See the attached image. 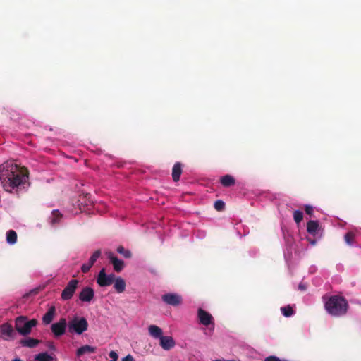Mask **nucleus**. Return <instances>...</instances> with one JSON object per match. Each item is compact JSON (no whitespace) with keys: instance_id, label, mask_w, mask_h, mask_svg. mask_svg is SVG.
<instances>
[{"instance_id":"72a5a7b5","label":"nucleus","mask_w":361,"mask_h":361,"mask_svg":"<svg viewBox=\"0 0 361 361\" xmlns=\"http://www.w3.org/2000/svg\"><path fill=\"white\" fill-rule=\"evenodd\" d=\"M298 289L302 290V291H305L307 289V286H306V285L305 283H300L299 284V286H298Z\"/></svg>"},{"instance_id":"f03ea898","label":"nucleus","mask_w":361,"mask_h":361,"mask_svg":"<svg viewBox=\"0 0 361 361\" xmlns=\"http://www.w3.org/2000/svg\"><path fill=\"white\" fill-rule=\"evenodd\" d=\"M322 299L324 302V309L330 315L339 317L347 313L349 305L344 297L338 295H324Z\"/></svg>"},{"instance_id":"c85d7f7f","label":"nucleus","mask_w":361,"mask_h":361,"mask_svg":"<svg viewBox=\"0 0 361 361\" xmlns=\"http://www.w3.org/2000/svg\"><path fill=\"white\" fill-rule=\"evenodd\" d=\"M214 208L216 211H223L225 208V203L224 201L219 200L214 202Z\"/></svg>"},{"instance_id":"1a4fd4ad","label":"nucleus","mask_w":361,"mask_h":361,"mask_svg":"<svg viewBox=\"0 0 361 361\" xmlns=\"http://www.w3.org/2000/svg\"><path fill=\"white\" fill-rule=\"evenodd\" d=\"M161 300L166 304L176 307L183 302L182 297L177 293H166L161 295Z\"/></svg>"},{"instance_id":"cd10ccee","label":"nucleus","mask_w":361,"mask_h":361,"mask_svg":"<svg viewBox=\"0 0 361 361\" xmlns=\"http://www.w3.org/2000/svg\"><path fill=\"white\" fill-rule=\"evenodd\" d=\"M61 217V213L58 210H54L52 212V219L51 220V224H54L58 223Z\"/></svg>"},{"instance_id":"6e6552de","label":"nucleus","mask_w":361,"mask_h":361,"mask_svg":"<svg viewBox=\"0 0 361 361\" xmlns=\"http://www.w3.org/2000/svg\"><path fill=\"white\" fill-rule=\"evenodd\" d=\"M1 337L5 341L13 340L16 337V329L13 326L6 322L0 325Z\"/></svg>"},{"instance_id":"c756f323","label":"nucleus","mask_w":361,"mask_h":361,"mask_svg":"<svg viewBox=\"0 0 361 361\" xmlns=\"http://www.w3.org/2000/svg\"><path fill=\"white\" fill-rule=\"evenodd\" d=\"M101 250H97L92 254V255L90 257V259L96 262L97 259L101 256Z\"/></svg>"},{"instance_id":"4be33fe9","label":"nucleus","mask_w":361,"mask_h":361,"mask_svg":"<svg viewBox=\"0 0 361 361\" xmlns=\"http://www.w3.org/2000/svg\"><path fill=\"white\" fill-rule=\"evenodd\" d=\"M6 241L8 244H15L17 241V233L13 230H9L6 233Z\"/></svg>"},{"instance_id":"473e14b6","label":"nucleus","mask_w":361,"mask_h":361,"mask_svg":"<svg viewBox=\"0 0 361 361\" xmlns=\"http://www.w3.org/2000/svg\"><path fill=\"white\" fill-rule=\"evenodd\" d=\"M109 355V357L111 359L110 361H117L118 355L115 351H111Z\"/></svg>"},{"instance_id":"7c9ffc66","label":"nucleus","mask_w":361,"mask_h":361,"mask_svg":"<svg viewBox=\"0 0 361 361\" xmlns=\"http://www.w3.org/2000/svg\"><path fill=\"white\" fill-rule=\"evenodd\" d=\"M92 266L89 264V263H85L81 267V271L83 273H87L91 269Z\"/></svg>"},{"instance_id":"393cba45","label":"nucleus","mask_w":361,"mask_h":361,"mask_svg":"<svg viewBox=\"0 0 361 361\" xmlns=\"http://www.w3.org/2000/svg\"><path fill=\"white\" fill-rule=\"evenodd\" d=\"M116 251L122 255L125 258L129 259L132 257V253L130 250H126L122 245L117 247Z\"/></svg>"},{"instance_id":"a878e982","label":"nucleus","mask_w":361,"mask_h":361,"mask_svg":"<svg viewBox=\"0 0 361 361\" xmlns=\"http://www.w3.org/2000/svg\"><path fill=\"white\" fill-rule=\"evenodd\" d=\"M281 310L283 314L286 317L292 316L294 313L293 307H290V305L281 307Z\"/></svg>"},{"instance_id":"f257e3e1","label":"nucleus","mask_w":361,"mask_h":361,"mask_svg":"<svg viewBox=\"0 0 361 361\" xmlns=\"http://www.w3.org/2000/svg\"><path fill=\"white\" fill-rule=\"evenodd\" d=\"M28 178V171L19 167L12 161H6L0 164V180L5 190L11 192L13 189L25 183Z\"/></svg>"},{"instance_id":"dca6fc26","label":"nucleus","mask_w":361,"mask_h":361,"mask_svg":"<svg viewBox=\"0 0 361 361\" xmlns=\"http://www.w3.org/2000/svg\"><path fill=\"white\" fill-rule=\"evenodd\" d=\"M39 343V340L30 337L22 339L20 341V343L22 345V346L28 347L30 348L36 347Z\"/></svg>"},{"instance_id":"a211bd4d","label":"nucleus","mask_w":361,"mask_h":361,"mask_svg":"<svg viewBox=\"0 0 361 361\" xmlns=\"http://www.w3.org/2000/svg\"><path fill=\"white\" fill-rule=\"evenodd\" d=\"M114 282V287L117 293H121L125 291L126 282L122 278H121V277L116 278Z\"/></svg>"},{"instance_id":"e433bc0d","label":"nucleus","mask_w":361,"mask_h":361,"mask_svg":"<svg viewBox=\"0 0 361 361\" xmlns=\"http://www.w3.org/2000/svg\"><path fill=\"white\" fill-rule=\"evenodd\" d=\"M49 348H51V349H54V348H55V347H54V344H53V343H51V344H50Z\"/></svg>"},{"instance_id":"9b49d317","label":"nucleus","mask_w":361,"mask_h":361,"mask_svg":"<svg viewBox=\"0 0 361 361\" xmlns=\"http://www.w3.org/2000/svg\"><path fill=\"white\" fill-rule=\"evenodd\" d=\"M94 297V290L88 286L83 288L79 293L78 298L82 302H90Z\"/></svg>"},{"instance_id":"b1692460","label":"nucleus","mask_w":361,"mask_h":361,"mask_svg":"<svg viewBox=\"0 0 361 361\" xmlns=\"http://www.w3.org/2000/svg\"><path fill=\"white\" fill-rule=\"evenodd\" d=\"M355 238V233L351 231L346 233L344 236L345 241L348 245H353L354 244Z\"/></svg>"},{"instance_id":"f8f14e48","label":"nucleus","mask_w":361,"mask_h":361,"mask_svg":"<svg viewBox=\"0 0 361 361\" xmlns=\"http://www.w3.org/2000/svg\"><path fill=\"white\" fill-rule=\"evenodd\" d=\"M107 257L113 264L114 269L116 272L119 273L123 270L124 267V262L123 260L119 259L111 252L107 253Z\"/></svg>"},{"instance_id":"bb28decb","label":"nucleus","mask_w":361,"mask_h":361,"mask_svg":"<svg viewBox=\"0 0 361 361\" xmlns=\"http://www.w3.org/2000/svg\"><path fill=\"white\" fill-rule=\"evenodd\" d=\"M293 219H294V221L297 223V224H299L302 221V219H303V214L301 211L300 210H295L293 212Z\"/></svg>"},{"instance_id":"4c0bfd02","label":"nucleus","mask_w":361,"mask_h":361,"mask_svg":"<svg viewBox=\"0 0 361 361\" xmlns=\"http://www.w3.org/2000/svg\"><path fill=\"white\" fill-rule=\"evenodd\" d=\"M12 361H23V360H20V358H15Z\"/></svg>"},{"instance_id":"5701e85b","label":"nucleus","mask_w":361,"mask_h":361,"mask_svg":"<svg viewBox=\"0 0 361 361\" xmlns=\"http://www.w3.org/2000/svg\"><path fill=\"white\" fill-rule=\"evenodd\" d=\"M53 357L47 353H41L37 355L35 357L36 361H52Z\"/></svg>"},{"instance_id":"7ed1b4c3","label":"nucleus","mask_w":361,"mask_h":361,"mask_svg":"<svg viewBox=\"0 0 361 361\" xmlns=\"http://www.w3.org/2000/svg\"><path fill=\"white\" fill-rule=\"evenodd\" d=\"M15 329L20 335H29L32 329L37 326L38 321L36 319H28L26 316H19L15 319Z\"/></svg>"},{"instance_id":"2eb2a0df","label":"nucleus","mask_w":361,"mask_h":361,"mask_svg":"<svg viewBox=\"0 0 361 361\" xmlns=\"http://www.w3.org/2000/svg\"><path fill=\"white\" fill-rule=\"evenodd\" d=\"M97 348L89 345H82L76 351L78 357H80L85 354H90L96 352Z\"/></svg>"},{"instance_id":"c9c22d12","label":"nucleus","mask_w":361,"mask_h":361,"mask_svg":"<svg viewBox=\"0 0 361 361\" xmlns=\"http://www.w3.org/2000/svg\"><path fill=\"white\" fill-rule=\"evenodd\" d=\"M94 262H95L94 261H93L92 259H91L90 258V259H89V262H88V263H89V264H90V266H92V265L94 264Z\"/></svg>"},{"instance_id":"20e7f679","label":"nucleus","mask_w":361,"mask_h":361,"mask_svg":"<svg viewBox=\"0 0 361 361\" xmlns=\"http://www.w3.org/2000/svg\"><path fill=\"white\" fill-rule=\"evenodd\" d=\"M88 328V322L85 317H74L68 323V329L70 333H76L82 334L87 331Z\"/></svg>"},{"instance_id":"412c9836","label":"nucleus","mask_w":361,"mask_h":361,"mask_svg":"<svg viewBox=\"0 0 361 361\" xmlns=\"http://www.w3.org/2000/svg\"><path fill=\"white\" fill-rule=\"evenodd\" d=\"M221 183L224 187H230L234 185L235 183V178L231 175H225L221 177Z\"/></svg>"},{"instance_id":"f3484780","label":"nucleus","mask_w":361,"mask_h":361,"mask_svg":"<svg viewBox=\"0 0 361 361\" xmlns=\"http://www.w3.org/2000/svg\"><path fill=\"white\" fill-rule=\"evenodd\" d=\"M182 173V165L180 162H176L172 169V178L175 182L180 180Z\"/></svg>"},{"instance_id":"2f4dec72","label":"nucleus","mask_w":361,"mask_h":361,"mask_svg":"<svg viewBox=\"0 0 361 361\" xmlns=\"http://www.w3.org/2000/svg\"><path fill=\"white\" fill-rule=\"evenodd\" d=\"M305 211L307 214L312 216L313 214V207L311 205H305Z\"/></svg>"},{"instance_id":"4468645a","label":"nucleus","mask_w":361,"mask_h":361,"mask_svg":"<svg viewBox=\"0 0 361 361\" xmlns=\"http://www.w3.org/2000/svg\"><path fill=\"white\" fill-rule=\"evenodd\" d=\"M56 314V307L54 306H51L49 307L48 311L44 314L42 317V322L43 324L47 325L51 324L53 321Z\"/></svg>"},{"instance_id":"6ab92c4d","label":"nucleus","mask_w":361,"mask_h":361,"mask_svg":"<svg viewBox=\"0 0 361 361\" xmlns=\"http://www.w3.org/2000/svg\"><path fill=\"white\" fill-rule=\"evenodd\" d=\"M148 330L150 336L154 338H160L163 336L162 329L156 325H150Z\"/></svg>"},{"instance_id":"aec40b11","label":"nucleus","mask_w":361,"mask_h":361,"mask_svg":"<svg viewBox=\"0 0 361 361\" xmlns=\"http://www.w3.org/2000/svg\"><path fill=\"white\" fill-rule=\"evenodd\" d=\"M319 228V223L317 221L310 220L307 224V231L310 234L314 235Z\"/></svg>"},{"instance_id":"9d476101","label":"nucleus","mask_w":361,"mask_h":361,"mask_svg":"<svg viewBox=\"0 0 361 361\" xmlns=\"http://www.w3.org/2000/svg\"><path fill=\"white\" fill-rule=\"evenodd\" d=\"M197 317L200 323L202 325L209 326L214 324L212 315L202 308H199L197 310Z\"/></svg>"},{"instance_id":"423d86ee","label":"nucleus","mask_w":361,"mask_h":361,"mask_svg":"<svg viewBox=\"0 0 361 361\" xmlns=\"http://www.w3.org/2000/svg\"><path fill=\"white\" fill-rule=\"evenodd\" d=\"M78 285L77 279L71 280L61 293V297L63 300H68L73 296Z\"/></svg>"},{"instance_id":"f704fd0d","label":"nucleus","mask_w":361,"mask_h":361,"mask_svg":"<svg viewBox=\"0 0 361 361\" xmlns=\"http://www.w3.org/2000/svg\"><path fill=\"white\" fill-rule=\"evenodd\" d=\"M133 357L131 355H128L122 359V361H133Z\"/></svg>"},{"instance_id":"39448f33","label":"nucleus","mask_w":361,"mask_h":361,"mask_svg":"<svg viewBox=\"0 0 361 361\" xmlns=\"http://www.w3.org/2000/svg\"><path fill=\"white\" fill-rule=\"evenodd\" d=\"M115 279L116 276L114 274H111L107 275L105 269L102 268L98 274L97 283L101 287L109 286L114 283Z\"/></svg>"},{"instance_id":"0eeeda50","label":"nucleus","mask_w":361,"mask_h":361,"mask_svg":"<svg viewBox=\"0 0 361 361\" xmlns=\"http://www.w3.org/2000/svg\"><path fill=\"white\" fill-rule=\"evenodd\" d=\"M68 327V323L66 318H61L59 322L54 323L51 326V331L55 337H60L66 333Z\"/></svg>"},{"instance_id":"ddd939ff","label":"nucleus","mask_w":361,"mask_h":361,"mask_svg":"<svg viewBox=\"0 0 361 361\" xmlns=\"http://www.w3.org/2000/svg\"><path fill=\"white\" fill-rule=\"evenodd\" d=\"M159 345L164 350H170L174 348L176 342L172 336H162L159 338Z\"/></svg>"}]
</instances>
